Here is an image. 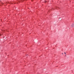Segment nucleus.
Segmentation results:
<instances>
[{
    "label": "nucleus",
    "instance_id": "nucleus-5",
    "mask_svg": "<svg viewBox=\"0 0 74 74\" xmlns=\"http://www.w3.org/2000/svg\"><path fill=\"white\" fill-rule=\"evenodd\" d=\"M65 56H66V55H65Z\"/></svg>",
    "mask_w": 74,
    "mask_h": 74
},
{
    "label": "nucleus",
    "instance_id": "nucleus-2",
    "mask_svg": "<svg viewBox=\"0 0 74 74\" xmlns=\"http://www.w3.org/2000/svg\"><path fill=\"white\" fill-rule=\"evenodd\" d=\"M64 53L65 54H66V53L65 52H64Z\"/></svg>",
    "mask_w": 74,
    "mask_h": 74
},
{
    "label": "nucleus",
    "instance_id": "nucleus-1",
    "mask_svg": "<svg viewBox=\"0 0 74 74\" xmlns=\"http://www.w3.org/2000/svg\"><path fill=\"white\" fill-rule=\"evenodd\" d=\"M72 26H73H73H74V24H73L72 25Z\"/></svg>",
    "mask_w": 74,
    "mask_h": 74
},
{
    "label": "nucleus",
    "instance_id": "nucleus-4",
    "mask_svg": "<svg viewBox=\"0 0 74 74\" xmlns=\"http://www.w3.org/2000/svg\"><path fill=\"white\" fill-rule=\"evenodd\" d=\"M1 34H0V36H1Z\"/></svg>",
    "mask_w": 74,
    "mask_h": 74
},
{
    "label": "nucleus",
    "instance_id": "nucleus-3",
    "mask_svg": "<svg viewBox=\"0 0 74 74\" xmlns=\"http://www.w3.org/2000/svg\"><path fill=\"white\" fill-rule=\"evenodd\" d=\"M62 55H63V53H62Z\"/></svg>",
    "mask_w": 74,
    "mask_h": 74
}]
</instances>
